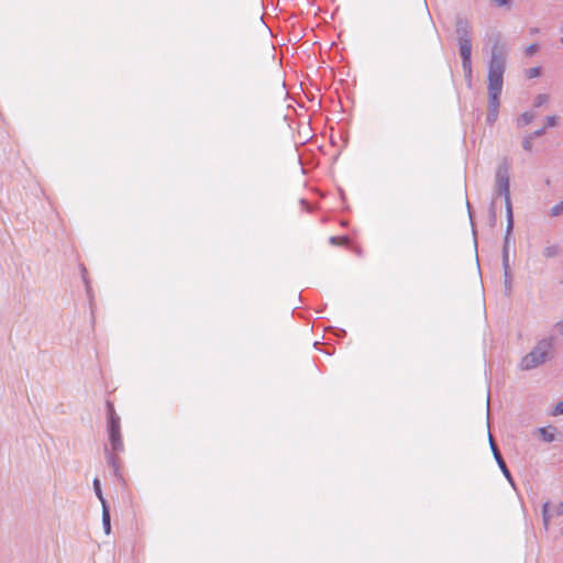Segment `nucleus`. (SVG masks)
<instances>
[{
	"mask_svg": "<svg viewBox=\"0 0 563 563\" xmlns=\"http://www.w3.org/2000/svg\"><path fill=\"white\" fill-rule=\"evenodd\" d=\"M506 45L501 42L499 34L495 35L487 74L488 109L499 110L506 70Z\"/></svg>",
	"mask_w": 563,
	"mask_h": 563,
	"instance_id": "nucleus-1",
	"label": "nucleus"
},
{
	"mask_svg": "<svg viewBox=\"0 0 563 563\" xmlns=\"http://www.w3.org/2000/svg\"><path fill=\"white\" fill-rule=\"evenodd\" d=\"M554 345L555 338L553 335L539 340L534 347L521 358L519 363L520 369L531 371L544 364L550 358Z\"/></svg>",
	"mask_w": 563,
	"mask_h": 563,
	"instance_id": "nucleus-2",
	"label": "nucleus"
},
{
	"mask_svg": "<svg viewBox=\"0 0 563 563\" xmlns=\"http://www.w3.org/2000/svg\"><path fill=\"white\" fill-rule=\"evenodd\" d=\"M107 416H108V435L111 450L120 453L124 450V444L121 435V419L117 415L114 406L111 401H107Z\"/></svg>",
	"mask_w": 563,
	"mask_h": 563,
	"instance_id": "nucleus-3",
	"label": "nucleus"
},
{
	"mask_svg": "<svg viewBox=\"0 0 563 563\" xmlns=\"http://www.w3.org/2000/svg\"><path fill=\"white\" fill-rule=\"evenodd\" d=\"M510 165L507 158H504L497 166L495 172L494 192L496 196H503L505 200L510 198Z\"/></svg>",
	"mask_w": 563,
	"mask_h": 563,
	"instance_id": "nucleus-4",
	"label": "nucleus"
},
{
	"mask_svg": "<svg viewBox=\"0 0 563 563\" xmlns=\"http://www.w3.org/2000/svg\"><path fill=\"white\" fill-rule=\"evenodd\" d=\"M489 445H490V449H492V452L494 454V457L498 464V467L500 468V471L503 472L504 476L509 481V483L511 485H514V481H512V477H511V474L501 456V453L497 446V444L495 443L493 437L489 434Z\"/></svg>",
	"mask_w": 563,
	"mask_h": 563,
	"instance_id": "nucleus-5",
	"label": "nucleus"
},
{
	"mask_svg": "<svg viewBox=\"0 0 563 563\" xmlns=\"http://www.w3.org/2000/svg\"><path fill=\"white\" fill-rule=\"evenodd\" d=\"M455 26L459 43L464 42V40L472 42V25L466 19L459 16Z\"/></svg>",
	"mask_w": 563,
	"mask_h": 563,
	"instance_id": "nucleus-6",
	"label": "nucleus"
},
{
	"mask_svg": "<svg viewBox=\"0 0 563 563\" xmlns=\"http://www.w3.org/2000/svg\"><path fill=\"white\" fill-rule=\"evenodd\" d=\"M505 257H507V255ZM503 269H504L505 292L507 296H510V294L512 291V275H511L510 264L507 258H505V264H503Z\"/></svg>",
	"mask_w": 563,
	"mask_h": 563,
	"instance_id": "nucleus-7",
	"label": "nucleus"
},
{
	"mask_svg": "<svg viewBox=\"0 0 563 563\" xmlns=\"http://www.w3.org/2000/svg\"><path fill=\"white\" fill-rule=\"evenodd\" d=\"M459 51L462 59H472V42H460Z\"/></svg>",
	"mask_w": 563,
	"mask_h": 563,
	"instance_id": "nucleus-8",
	"label": "nucleus"
},
{
	"mask_svg": "<svg viewBox=\"0 0 563 563\" xmlns=\"http://www.w3.org/2000/svg\"><path fill=\"white\" fill-rule=\"evenodd\" d=\"M462 69L468 87L472 86V59H462Z\"/></svg>",
	"mask_w": 563,
	"mask_h": 563,
	"instance_id": "nucleus-9",
	"label": "nucleus"
},
{
	"mask_svg": "<svg viewBox=\"0 0 563 563\" xmlns=\"http://www.w3.org/2000/svg\"><path fill=\"white\" fill-rule=\"evenodd\" d=\"M551 519H552V514L550 512V503L545 501L542 505V521H543V527L545 530H549Z\"/></svg>",
	"mask_w": 563,
	"mask_h": 563,
	"instance_id": "nucleus-10",
	"label": "nucleus"
},
{
	"mask_svg": "<svg viewBox=\"0 0 563 563\" xmlns=\"http://www.w3.org/2000/svg\"><path fill=\"white\" fill-rule=\"evenodd\" d=\"M505 207H506V217H507L506 228L508 229V231H512L514 230V213H512L511 199L505 200Z\"/></svg>",
	"mask_w": 563,
	"mask_h": 563,
	"instance_id": "nucleus-11",
	"label": "nucleus"
},
{
	"mask_svg": "<svg viewBox=\"0 0 563 563\" xmlns=\"http://www.w3.org/2000/svg\"><path fill=\"white\" fill-rule=\"evenodd\" d=\"M111 518H110V510L109 506L104 505L102 507V526L106 534H109L111 532Z\"/></svg>",
	"mask_w": 563,
	"mask_h": 563,
	"instance_id": "nucleus-12",
	"label": "nucleus"
},
{
	"mask_svg": "<svg viewBox=\"0 0 563 563\" xmlns=\"http://www.w3.org/2000/svg\"><path fill=\"white\" fill-rule=\"evenodd\" d=\"M560 246L559 244H550V245H547L543 251H542V255L545 257V258H553V257H556L559 256L560 254Z\"/></svg>",
	"mask_w": 563,
	"mask_h": 563,
	"instance_id": "nucleus-13",
	"label": "nucleus"
},
{
	"mask_svg": "<svg viewBox=\"0 0 563 563\" xmlns=\"http://www.w3.org/2000/svg\"><path fill=\"white\" fill-rule=\"evenodd\" d=\"M511 235H512V231H508V229L506 228V233H505V238H504V246H503V264H505V256L507 255V260L509 261V245L511 243Z\"/></svg>",
	"mask_w": 563,
	"mask_h": 563,
	"instance_id": "nucleus-14",
	"label": "nucleus"
},
{
	"mask_svg": "<svg viewBox=\"0 0 563 563\" xmlns=\"http://www.w3.org/2000/svg\"><path fill=\"white\" fill-rule=\"evenodd\" d=\"M534 119V113L531 111H526L517 119L518 126H525L530 124Z\"/></svg>",
	"mask_w": 563,
	"mask_h": 563,
	"instance_id": "nucleus-15",
	"label": "nucleus"
},
{
	"mask_svg": "<svg viewBox=\"0 0 563 563\" xmlns=\"http://www.w3.org/2000/svg\"><path fill=\"white\" fill-rule=\"evenodd\" d=\"M108 464L113 468L115 476H119V459L115 455V452L107 453Z\"/></svg>",
	"mask_w": 563,
	"mask_h": 563,
	"instance_id": "nucleus-16",
	"label": "nucleus"
},
{
	"mask_svg": "<svg viewBox=\"0 0 563 563\" xmlns=\"http://www.w3.org/2000/svg\"><path fill=\"white\" fill-rule=\"evenodd\" d=\"M92 484H93V490H95L96 496L100 500L102 507H104V505H108V503H107L106 498L103 497L99 478H95Z\"/></svg>",
	"mask_w": 563,
	"mask_h": 563,
	"instance_id": "nucleus-17",
	"label": "nucleus"
},
{
	"mask_svg": "<svg viewBox=\"0 0 563 563\" xmlns=\"http://www.w3.org/2000/svg\"><path fill=\"white\" fill-rule=\"evenodd\" d=\"M499 110L488 109L486 122L488 125H494L498 119Z\"/></svg>",
	"mask_w": 563,
	"mask_h": 563,
	"instance_id": "nucleus-18",
	"label": "nucleus"
},
{
	"mask_svg": "<svg viewBox=\"0 0 563 563\" xmlns=\"http://www.w3.org/2000/svg\"><path fill=\"white\" fill-rule=\"evenodd\" d=\"M539 431H540L542 439L545 442H553L555 440L554 433L549 431L547 428H541Z\"/></svg>",
	"mask_w": 563,
	"mask_h": 563,
	"instance_id": "nucleus-19",
	"label": "nucleus"
},
{
	"mask_svg": "<svg viewBox=\"0 0 563 563\" xmlns=\"http://www.w3.org/2000/svg\"><path fill=\"white\" fill-rule=\"evenodd\" d=\"M548 101H549V96L547 93H539L534 98V107L539 108V107L543 106L544 103H547Z\"/></svg>",
	"mask_w": 563,
	"mask_h": 563,
	"instance_id": "nucleus-20",
	"label": "nucleus"
},
{
	"mask_svg": "<svg viewBox=\"0 0 563 563\" xmlns=\"http://www.w3.org/2000/svg\"><path fill=\"white\" fill-rule=\"evenodd\" d=\"M561 213H563V200L561 202L556 203L555 206H553L550 210L551 217H558Z\"/></svg>",
	"mask_w": 563,
	"mask_h": 563,
	"instance_id": "nucleus-21",
	"label": "nucleus"
},
{
	"mask_svg": "<svg viewBox=\"0 0 563 563\" xmlns=\"http://www.w3.org/2000/svg\"><path fill=\"white\" fill-rule=\"evenodd\" d=\"M532 140L533 139L530 135L525 136V139L522 141V147L525 151H527V152L532 151V147H533Z\"/></svg>",
	"mask_w": 563,
	"mask_h": 563,
	"instance_id": "nucleus-22",
	"label": "nucleus"
},
{
	"mask_svg": "<svg viewBox=\"0 0 563 563\" xmlns=\"http://www.w3.org/2000/svg\"><path fill=\"white\" fill-rule=\"evenodd\" d=\"M526 75L528 78H536V77H539L541 75V68L540 67H532V68H529L527 71H526Z\"/></svg>",
	"mask_w": 563,
	"mask_h": 563,
	"instance_id": "nucleus-23",
	"label": "nucleus"
},
{
	"mask_svg": "<svg viewBox=\"0 0 563 563\" xmlns=\"http://www.w3.org/2000/svg\"><path fill=\"white\" fill-rule=\"evenodd\" d=\"M347 242H349V239L346 236H331L330 238V243L333 245L345 244Z\"/></svg>",
	"mask_w": 563,
	"mask_h": 563,
	"instance_id": "nucleus-24",
	"label": "nucleus"
},
{
	"mask_svg": "<svg viewBox=\"0 0 563 563\" xmlns=\"http://www.w3.org/2000/svg\"><path fill=\"white\" fill-rule=\"evenodd\" d=\"M556 124H558V118H556L555 115H548V117L545 118V125H544L545 130H547L548 128H553V126H555Z\"/></svg>",
	"mask_w": 563,
	"mask_h": 563,
	"instance_id": "nucleus-25",
	"label": "nucleus"
},
{
	"mask_svg": "<svg viewBox=\"0 0 563 563\" xmlns=\"http://www.w3.org/2000/svg\"><path fill=\"white\" fill-rule=\"evenodd\" d=\"M81 269H82V279H84V283L86 286V291H87L88 296L90 297L91 296V287H90L89 280L87 278V269L84 266L81 267Z\"/></svg>",
	"mask_w": 563,
	"mask_h": 563,
	"instance_id": "nucleus-26",
	"label": "nucleus"
},
{
	"mask_svg": "<svg viewBox=\"0 0 563 563\" xmlns=\"http://www.w3.org/2000/svg\"><path fill=\"white\" fill-rule=\"evenodd\" d=\"M489 217L493 224L496 222V210H495V201L493 200L489 205Z\"/></svg>",
	"mask_w": 563,
	"mask_h": 563,
	"instance_id": "nucleus-27",
	"label": "nucleus"
},
{
	"mask_svg": "<svg viewBox=\"0 0 563 563\" xmlns=\"http://www.w3.org/2000/svg\"><path fill=\"white\" fill-rule=\"evenodd\" d=\"M538 49H539L538 44H536V43L530 44V45L526 48V55H527V56H532V55H533Z\"/></svg>",
	"mask_w": 563,
	"mask_h": 563,
	"instance_id": "nucleus-28",
	"label": "nucleus"
},
{
	"mask_svg": "<svg viewBox=\"0 0 563 563\" xmlns=\"http://www.w3.org/2000/svg\"><path fill=\"white\" fill-rule=\"evenodd\" d=\"M553 416H560L563 415V400L558 402L554 407V410L552 412Z\"/></svg>",
	"mask_w": 563,
	"mask_h": 563,
	"instance_id": "nucleus-29",
	"label": "nucleus"
},
{
	"mask_svg": "<svg viewBox=\"0 0 563 563\" xmlns=\"http://www.w3.org/2000/svg\"><path fill=\"white\" fill-rule=\"evenodd\" d=\"M544 133H545V128L543 126V128L536 130L534 132H532L529 135L532 136V139H537V137L542 136Z\"/></svg>",
	"mask_w": 563,
	"mask_h": 563,
	"instance_id": "nucleus-30",
	"label": "nucleus"
},
{
	"mask_svg": "<svg viewBox=\"0 0 563 563\" xmlns=\"http://www.w3.org/2000/svg\"><path fill=\"white\" fill-rule=\"evenodd\" d=\"M554 329L558 331V333L560 335L563 336V320H560L558 321L555 324H554Z\"/></svg>",
	"mask_w": 563,
	"mask_h": 563,
	"instance_id": "nucleus-31",
	"label": "nucleus"
},
{
	"mask_svg": "<svg viewBox=\"0 0 563 563\" xmlns=\"http://www.w3.org/2000/svg\"><path fill=\"white\" fill-rule=\"evenodd\" d=\"M555 515L556 516H563V501L560 503V505L558 506V508L555 510Z\"/></svg>",
	"mask_w": 563,
	"mask_h": 563,
	"instance_id": "nucleus-32",
	"label": "nucleus"
},
{
	"mask_svg": "<svg viewBox=\"0 0 563 563\" xmlns=\"http://www.w3.org/2000/svg\"><path fill=\"white\" fill-rule=\"evenodd\" d=\"M498 7L508 4L509 0H493Z\"/></svg>",
	"mask_w": 563,
	"mask_h": 563,
	"instance_id": "nucleus-33",
	"label": "nucleus"
},
{
	"mask_svg": "<svg viewBox=\"0 0 563 563\" xmlns=\"http://www.w3.org/2000/svg\"><path fill=\"white\" fill-rule=\"evenodd\" d=\"M467 205V210H468V216H470V219L472 220V210H471V203L467 201L466 202Z\"/></svg>",
	"mask_w": 563,
	"mask_h": 563,
	"instance_id": "nucleus-34",
	"label": "nucleus"
},
{
	"mask_svg": "<svg viewBox=\"0 0 563 563\" xmlns=\"http://www.w3.org/2000/svg\"><path fill=\"white\" fill-rule=\"evenodd\" d=\"M486 412H487V417H489V395L487 396V409H486Z\"/></svg>",
	"mask_w": 563,
	"mask_h": 563,
	"instance_id": "nucleus-35",
	"label": "nucleus"
},
{
	"mask_svg": "<svg viewBox=\"0 0 563 563\" xmlns=\"http://www.w3.org/2000/svg\"><path fill=\"white\" fill-rule=\"evenodd\" d=\"M530 33L531 34H537V33H539V29L533 27V29L530 30Z\"/></svg>",
	"mask_w": 563,
	"mask_h": 563,
	"instance_id": "nucleus-36",
	"label": "nucleus"
},
{
	"mask_svg": "<svg viewBox=\"0 0 563 563\" xmlns=\"http://www.w3.org/2000/svg\"><path fill=\"white\" fill-rule=\"evenodd\" d=\"M302 205H307V201L305 199H301Z\"/></svg>",
	"mask_w": 563,
	"mask_h": 563,
	"instance_id": "nucleus-37",
	"label": "nucleus"
},
{
	"mask_svg": "<svg viewBox=\"0 0 563 563\" xmlns=\"http://www.w3.org/2000/svg\"><path fill=\"white\" fill-rule=\"evenodd\" d=\"M561 43L563 44V37L561 38Z\"/></svg>",
	"mask_w": 563,
	"mask_h": 563,
	"instance_id": "nucleus-38",
	"label": "nucleus"
}]
</instances>
